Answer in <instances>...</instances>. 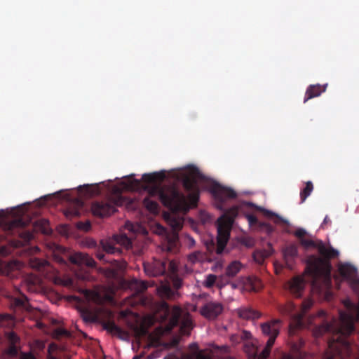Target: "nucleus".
Returning a JSON list of instances; mask_svg holds the SVG:
<instances>
[{
	"mask_svg": "<svg viewBox=\"0 0 359 359\" xmlns=\"http://www.w3.org/2000/svg\"><path fill=\"white\" fill-rule=\"evenodd\" d=\"M134 175L123 182V187L128 190L135 191L143 189L148 192V196L143 200L144 206L152 213H158L159 205L152 198H158L162 204L172 212L187 211L189 205L196 206L199 199L198 180L205 181L206 177L195 166L189 169V176L183 181L184 189L189 193L187 198L174 185L161 187L157 184L165 178L164 172L144 174L142 180L135 179Z\"/></svg>",
	"mask_w": 359,
	"mask_h": 359,
	"instance_id": "f257e3e1",
	"label": "nucleus"
},
{
	"mask_svg": "<svg viewBox=\"0 0 359 359\" xmlns=\"http://www.w3.org/2000/svg\"><path fill=\"white\" fill-rule=\"evenodd\" d=\"M316 249L319 256L311 255L308 257V271L313 280V284L319 279L327 283L331 278L330 260L337 257L339 252L332 246L327 247L322 241H318Z\"/></svg>",
	"mask_w": 359,
	"mask_h": 359,
	"instance_id": "f03ea898",
	"label": "nucleus"
},
{
	"mask_svg": "<svg viewBox=\"0 0 359 359\" xmlns=\"http://www.w3.org/2000/svg\"><path fill=\"white\" fill-rule=\"evenodd\" d=\"M280 320L278 319L266 322L261 325L263 334L269 337V339L264 348L259 351V348L252 343L245 342L244 350L252 359H266L271 353V349L275 340L279 334Z\"/></svg>",
	"mask_w": 359,
	"mask_h": 359,
	"instance_id": "7ed1b4c3",
	"label": "nucleus"
},
{
	"mask_svg": "<svg viewBox=\"0 0 359 359\" xmlns=\"http://www.w3.org/2000/svg\"><path fill=\"white\" fill-rule=\"evenodd\" d=\"M232 222L233 218L228 217L225 215L217 219V236L216 242H215L212 238L205 241L206 248L210 252L215 251L217 255H221L224 252L229 239Z\"/></svg>",
	"mask_w": 359,
	"mask_h": 359,
	"instance_id": "20e7f679",
	"label": "nucleus"
},
{
	"mask_svg": "<svg viewBox=\"0 0 359 359\" xmlns=\"http://www.w3.org/2000/svg\"><path fill=\"white\" fill-rule=\"evenodd\" d=\"M165 219L170 226L172 231L166 236L162 244V249L170 253H176L180 248L177 231L182 229L184 220L182 217L174 214L165 215Z\"/></svg>",
	"mask_w": 359,
	"mask_h": 359,
	"instance_id": "39448f33",
	"label": "nucleus"
},
{
	"mask_svg": "<svg viewBox=\"0 0 359 359\" xmlns=\"http://www.w3.org/2000/svg\"><path fill=\"white\" fill-rule=\"evenodd\" d=\"M126 202V198L121 194L113 196L107 201H95L91 205L93 215L104 217L111 215L116 211V206H121Z\"/></svg>",
	"mask_w": 359,
	"mask_h": 359,
	"instance_id": "423d86ee",
	"label": "nucleus"
},
{
	"mask_svg": "<svg viewBox=\"0 0 359 359\" xmlns=\"http://www.w3.org/2000/svg\"><path fill=\"white\" fill-rule=\"evenodd\" d=\"M313 302L311 299H305L302 304L301 311L292 316L290 325L289 334L293 335L298 329H302L313 324L314 316H309L306 320V312L312 307Z\"/></svg>",
	"mask_w": 359,
	"mask_h": 359,
	"instance_id": "0eeeda50",
	"label": "nucleus"
},
{
	"mask_svg": "<svg viewBox=\"0 0 359 359\" xmlns=\"http://www.w3.org/2000/svg\"><path fill=\"white\" fill-rule=\"evenodd\" d=\"M351 348L348 342L344 340L341 343L332 341L329 343L328 349L323 355V359H346L351 356Z\"/></svg>",
	"mask_w": 359,
	"mask_h": 359,
	"instance_id": "6e6552de",
	"label": "nucleus"
},
{
	"mask_svg": "<svg viewBox=\"0 0 359 359\" xmlns=\"http://www.w3.org/2000/svg\"><path fill=\"white\" fill-rule=\"evenodd\" d=\"M182 313V310L180 306H175L172 308L169 320L170 328L172 329L181 324L180 329L182 332L184 333L187 332H189L192 328V321L189 314L181 319Z\"/></svg>",
	"mask_w": 359,
	"mask_h": 359,
	"instance_id": "1a4fd4ad",
	"label": "nucleus"
},
{
	"mask_svg": "<svg viewBox=\"0 0 359 359\" xmlns=\"http://www.w3.org/2000/svg\"><path fill=\"white\" fill-rule=\"evenodd\" d=\"M334 323H329L323 321L321 325L316 326L315 330V334L317 336L323 335L326 332H337L341 335H349L354 332V325L351 321H348L346 323L344 327L337 328L335 327Z\"/></svg>",
	"mask_w": 359,
	"mask_h": 359,
	"instance_id": "9d476101",
	"label": "nucleus"
},
{
	"mask_svg": "<svg viewBox=\"0 0 359 359\" xmlns=\"http://www.w3.org/2000/svg\"><path fill=\"white\" fill-rule=\"evenodd\" d=\"M224 306L218 302L210 301L204 304L200 309V313L208 320H212L222 313Z\"/></svg>",
	"mask_w": 359,
	"mask_h": 359,
	"instance_id": "9b49d317",
	"label": "nucleus"
},
{
	"mask_svg": "<svg viewBox=\"0 0 359 359\" xmlns=\"http://www.w3.org/2000/svg\"><path fill=\"white\" fill-rule=\"evenodd\" d=\"M167 262L154 259L151 262L143 264L144 270L149 276H158L165 273Z\"/></svg>",
	"mask_w": 359,
	"mask_h": 359,
	"instance_id": "f8f14e48",
	"label": "nucleus"
},
{
	"mask_svg": "<svg viewBox=\"0 0 359 359\" xmlns=\"http://www.w3.org/2000/svg\"><path fill=\"white\" fill-rule=\"evenodd\" d=\"M211 193L218 201L223 203L226 199L235 198L237 194L231 188L224 187L219 183H214L211 187Z\"/></svg>",
	"mask_w": 359,
	"mask_h": 359,
	"instance_id": "ddd939ff",
	"label": "nucleus"
},
{
	"mask_svg": "<svg viewBox=\"0 0 359 359\" xmlns=\"http://www.w3.org/2000/svg\"><path fill=\"white\" fill-rule=\"evenodd\" d=\"M338 271L340 276L346 280L351 281L354 287L357 286L358 271L355 266L349 263H341L339 264Z\"/></svg>",
	"mask_w": 359,
	"mask_h": 359,
	"instance_id": "4468645a",
	"label": "nucleus"
},
{
	"mask_svg": "<svg viewBox=\"0 0 359 359\" xmlns=\"http://www.w3.org/2000/svg\"><path fill=\"white\" fill-rule=\"evenodd\" d=\"M26 225L27 222L22 219H15L11 222L10 229L11 230L20 229L18 231L20 238H21L24 242H29L33 238L34 236L29 231L24 229Z\"/></svg>",
	"mask_w": 359,
	"mask_h": 359,
	"instance_id": "2eb2a0df",
	"label": "nucleus"
},
{
	"mask_svg": "<svg viewBox=\"0 0 359 359\" xmlns=\"http://www.w3.org/2000/svg\"><path fill=\"white\" fill-rule=\"evenodd\" d=\"M69 260L72 264L77 265H86L88 267L95 266V260L88 254L83 252H75L69 257Z\"/></svg>",
	"mask_w": 359,
	"mask_h": 359,
	"instance_id": "dca6fc26",
	"label": "nucleus"
},
{
	"mask_svg": "<svg viewBox=\"0 0 359 359\" xmlns=\"http://www.w3.org/2000/svg\"><path fill=\"white\" fill-rule=\"evenodd\" d=\"M305 280L303 277L295 276L288 282L290 292L295 297H299L304 289Z\"/></svg>",
	"mask_w": 359,
	"mask_h": 359,
	"instance_id": "f3484780",
	"label": "nucleus"
},
{
	"mask_svg": "<svg viewBox=\"0 0 359 359\" xmlns=\"http://www.w3.org/2000/svg\"><path fill=\"white\" fill-rule=\"evenodd\" d=\"M327 84L325 85H310L305 93L304 102L306 103L308 100L320 96L326 90Z\"/></svg>",
	"mask_w": 359,
	"mask_h": 359,
	"instance_id": "a211bd4d",
	"label": "nucleus"
},
{
	"mask_svg": "<svg viewBox=\"0 0 359 359\" xmlns=\"http://www.w3.org/2000/svg\"><path fill=\"white\" fill-rule=\"evenodd\" d=\"M283 258L287 268L292 269L293 259L297 257L298 250L294 244H290L283 250Z\"/></svg>",
	"mask_w": 359,
	"mask_h": 359,
	"instance_id": "6ab92c4d",
	"label": "nucleus"
},
{
	"mask_svg": "<svg viewBox=\"0 0 359 359\" xmlns=\"http://www.w3.org/2000/svg\"><path fill=\"white\" fill-rule=\"evenodd\" d=\"M11 306L14 309L28 311L29 309L28 299L24 294L20 293L18 297L11 298Z\"/></svg>",
	"mask_w": 359,
	"mask_h": 359,
	"instance_id": "aec40b11",
	"label": "nucleus"
},
{
	"mask_svg": "<svg viewBox=\"0 0 359 359\" xmlns=\"http://www.w3.org/2000/svg\"><path fill=\"white\" fill-rule=\"evenodd\" d=\"M252 335L250 332L242 330L232 334L230 337V340L233 344L236 345L250 339Z\"/></svg>",
	"mask_w": 359,
	"mask_h": 359,
	"instance_id": "412c9836",
	"label": "nucleus"
},
{
	"mask_svg": "<svg viewBox=\"0 0 359 359\" xmlns=\"http://www.w3.org/2000/svg\"><path fill=\"white\" fill-rule=\"evenodd\" d=\"M104 329L112 334L121 337L124 334V331L118 327L114 321L105 322L103 325Z\"/></svg>",
	"mask_w": 359,
	"mask_h": 359,
	"instance_id": "4be33fe9",
	"label": "nucleus"
},
{
	"mask_svg": "<svg viewBox=\"0 0 359 359\" xmlns=\"http://www.w3.org/2000/svg\"><path fill=\"white\" fill-rule=\"evenodd\" d=\"M239 317L247 320H255L260 317V313L252 309L243 308L238 311Z\"/></svg>",
	"mask_w": 359,
	"mask_h": 359,
	"instance_id": "5701e85b",
	"label": "nucleus"
},
{
	"mask_svg": "<svg viewBox=\"0 0 359 359\" xmlns=\"http://www.w3.org/2000/svg\"><path fill=\"white\" fill-rule=\"evenodd\" d=\"M242 264L239 261L231 262L226 269V276L229 278H233L241 271Z\"/></svg>",
	"mask_w": 359,
	"mask_h": 359,
	"instance_id": "b1692460",
	"label": "nucleus"
},
{
	"mask_svg": "<svg viewBox=\"0 0 359 359\" xmlns=\"http://www.w3.org/2000/svg\"><path fill=\"white\" fill-rule=\"evenodd\" d=\"M181 359H212L210 354H206L203 351H196L192 354L183 353Z\"/></svg>",
	"mask_w": 359,
	"mask_h": 359,
	"instance_id": "393cba45",
	"label": "nucleus"
},
{
	"mask_svg": "<svg viewBox=\"0 0 359 359\" xmlns=\"http://www.w3.org/2000/svg\"><path fill=\"white\" fill-rule=\"evenodd\" d=\"M313 190V185L311 181L306 182L305 187L300 191L301 203H303L306 199L311 195Z\"/></svg>",
	"mask_w": 359,
	"mask_h": 359,
	"instance_id": "a878e982",
	"label": "nucleus"
},
{
	"mask_svg": "<svg viewBox=\"0 0 359 359\" xmlns=\"http://www.w3.org/2000/svg\"><path fill=\"white\" fill-rule=\"evenodd\" d=\"M114 240L116 243L120 244L126 248H129L132 246L131 240L125 234L116 235L114 236Z\"/></svg>",
	"mask_w": 359,
	"mask_h": 359,
	"instance_id": "bb28decb",
	"label": "nucleus"
},
{
	"mask_svg": "<svg viewBox=\"0 0 359 359\" xmlns=\"http://www.w3.org/2000/svg\"><path fill=\"white\" fill-rule=\"evenodd\" d=\"M55 283L69 288H74L75 287L74 280L70 277H56L55 279Z\"/></svg>",
	"mask_w": 359,
	"mask_h": 359,
	"instance_id": "cd10ccee",
	"label": "nucleus"
},
{
	"mask_svg": "<svg viewBox=\"0 0 359 359\" xmlns=\"http://www.w3.org/2000/svg\"><path fill=\"white\" fill-rule=\"evenodd\" d=\"M103 250L107 254L111 255H119L121 252V250L119 248H117L110 243H106L103 244Z\"/></svg>",
	"mask_w": 359,
	"mask_h": 359,
	"instance_id": "c85d7f7f",
	"label": "nucleus"
},
{
	"mask_svg": "<svg viewBox=\"0 0 359 359\" xmlns=\"http://www.w3.org/2000/svg\"><path fill=\"white\" fill-rule=\"evenodd\" d=\"M318 241H313L312 239L304 238L300 241V244L305 248L308 249L310 248H317V245H318Z\"/></svg>",
	"mask_w": 359,
	"mask_h": 359,
	"instance_id": "c756f323",
	"label": "nucleus"
},
{
	"mask_svg": "<svg viewBox=\"0 0 359 359\" xmlns=\"http://www.w3.org/2000/svg\"><path fill=\"white\" fill-rule=\"evenodd\" d=\"M6 336L9 344L16 345L20 341V337L14 332H6Z\"/></svg>",
	"mask_w": 359,
	"mask_h": 359,
	"instance_id": "7c9ffc66",
	"label": "nucleus"
},
{
	"mask_svg": "<svg viewBox=\"0 0 359 359\" xmlns=\"http://www.w3.org/2000/svg\"><path fill=\"white\" fill-rule=\"evenodd\" d=\"M267 256L268 255H265L264 252L259 250L255 251L253 254L254 260L259 264H262L265 257Z\"/></svg>",
	"mask_w": 359,
	"mask_h": 359,
	"instance_id": "2f4dec72",
	"label": "nucleus"
},
{
	"mask_svg": "<svg viewBox=\"0 0 359 359\" xmlns=\"http://www.w3.org/2000/svg\"><path fill=\"white\" fill-rule=\"evenodd\" d=\"M216 279H217V276L214 274H209L206 276V278H205V283H204V285L206 287H212L215 281H216Z\"/></svg>",
	"mask_w": 359,
	"mask_h": 359,
	"instance_id": "473e14b6",
	"label": "nucleus"
},
{
	"mask_svg": "<svg viewBox=\"0 0 359 359\" xmlns=\"http://www.w3.org/2000/svg\"><path fill=\"white\" fill-rule=\"evenodd\" d=\"M259 224L260 229L262 230H263L264 231H265L267 234H270L274 231V227L269 223L261 222Z\"/></svg>",
	"mask_w": 359,
	"mask_h": 359,
	"instance_id": "72a5a7b5",
	"label": "nucleus"
},
{
	"mask_svg": "<svg viewBox=\"0 0 359 359\" xmlns=\"http://www.w3.org/2000/svg\"><path fill=\"white\" fill-rule=\"evenodd\" d=\"M54 335L57 338L62 337H69L70 336V333L67 330L59 327L55 330Z\"/></svg>",
	"mask_w": 359,
	"mask_h": 359,
	"instance_id": "f704fd0d",
	"label": "nucleus"
},
{
	"mask_svg": "<svg viewBox=\"0 0 359 359\" xmlns=\"http://www.w3.org/2000/svg\"><path fill=\"white\" fill-rule=\"evenodd\" d=\"M262 211L264 212V215H266L267 217H276V219H277V221H276V223L278 222H286L280 216H278L277 214H276L275 212H272L271 210H268L262 208Z\"/></svg>",
	"mask_w": 359,
	"mask_h": 359,
	"instance_id": "c9c22d12",
	"label": "nucleus"
},
{
	"mask_svg": "<svg viewBox=\"0 0 359 359\" xmlns=\"http://www.w3.org/2000/svg\"><path fill=\"white\" fill-rule=\"evenodd\" d=\"M18 351V347L16 346V345L14 344H9L8 348L5 350L6 354L12 357L17 355Z\"/></svg>",
	"mask_w": 359,
	"mask_h": 359,
	"instance_id": "e433bc0d",
	"label": "nucleus"
},
{
	"mask_svg": "<svg viewBox=\"0 0 359 359\" xmlns=\"http://www.w3.org/2000/svg\"><path fill=\"white\" fill-rule=\"evenodd\" d=\"M168 270L170 273L175 274L177 272V264L175 261L171 260L169 262Z\"/></svg>",
	"mask_w": 359,
	"mask_h": 359,
	"instance_id": "4c0bfd02",
	"label": "nucleus"
},
{
	"mask_svg": "<svg viewBox=\"0 0 359 359\" xmlns=\"http://www.w3.org/2000/svg\"><path fill=\"white\" fill-rule=\"evenodd\" d=\"M65 215L67 217H78L80 215V211L78 209H67L65 212Z\"/></svg>",
	"mask_w": 359,
	"mask_h": 359,
	"instance_id": "58836bf2",
	"label": "nucleus"
},
{
	"mask_svg": "<svg viewBox=\"0 0 359 359\" xmlns=\"http://www.w3.org/2000/svg\"><path fill=\"white\" fill-rule=\"evenodd\" d=\"M306 234V230L302 228L297 229L294 233V235L299 238V241L305 238Z\"/></svg>",
	"mask_w": 359,
	"mask_h": 359,
	"instance_id": "ea45409f",
	"label": "nucleus"
},
{
	"mask_svg": "<svg viewBox=\"0 0 359 359\" xmlns=\"http://www.w3.org/2000/svg\"><path fill=\"white\" fill-rule=\"evenodd\" d=\"M248 221L250 225H255L259 223L257 217L254 215H248L247 216Z\"/></svg>",
	"mask_w": 359,
	"mask_h": 359,
	"instance_id": "a19ab883",
	"label": "nucleus"
},
{
	"mask_svg": "<svg viewBox=\"0 0 359 359\" xmlns=\"http://www.w3.org/2000/svg\"><path fill=\"white\" fill-rule=\"evenodd\" d=\"M77 227L80 229H83L84 231H88L90 228V223L89 222H87L86 223L83 222H79L77 224Z\"/></svg>",
	"mask_w": 359,
	"mask_h": 359,
	"instance_id": "79ce46f5",
	"label": "nucleus"
},
{
	"mask_svg": "<svg viewBox=\"0 0 359 359\" xmlns=\"http://www.w3.org/2000/svg\"><path fill=\"white\" fill-rule=\"evenodd\" d=\"M138 290L140 292H144L148 287V283L145 281H140L137 284Z\"/></svg>",
	"mask_w": 359,
	"mask_h": 359,
	"instance_id": "37998d69",
	"label": "nucleus"
},
{
	"mask_svg": "<svg viewBox=\"0 0 359 359\" xmlns=\"http://www.w3.org/2000/svg\"><path fill=\"white\" fill-rule=\"evenodd\" d=\"M163 294L165 296H166L167 297L170 298L171 297V296L173 294V292L172 290H171V288L168 286H164L163 287Z\"/></svg>",
	"mask_w": 359,
	"mask_h": 359,
	"instance_id": "c03bdc74",
	"label": "nucleus"
},
{
	"mask_svg": "<svg viewBox=\"0 0 359 359\" xmlns=\"http://www.w3.org/2000/svg\"><path fill=\"white\" fill-rule=\"evenodd\" d=\"M96 257L100 260H102L104 262H109V260L105 258L106 255L104 252H97L96 254Z\"/></svg>",
	"mask_w": 359,
	"mask_h": 359,
	"instance_id": "a18cd8bd",
	"label": "nucleus"
},
{
	"mask_svg": "<svg viewBox=\"0 0 359 359\" xmlns=\"http://www.w3.org/2000/svg\"><path fill=\"white\" fill-rule=\"evenodd\" d=\"M217 348L224 353L229 352V347L228 346H217Z\"/></svg>",
	"mask_w": 359,
	"mask_h": 359,
	"instance_id": "49530a36",
	"label": "nucleus"
},
{
	"mask_svg": "<svg viewBox=\"0 0 359 359\" xmlns=\"http://www.w3.org/2000/svg\"><path fill=\"white\" fill-rule=\"evenodd\" d=\"M228 212H229L231 214V215L233 217L236 216V215L238 213V208L233 207L228 210Z\"/></svg>",
	"mask_w": 359,
	"mask_h": 359,
	"instance_id": "de8ad7c7",
	"label": "nucleus"
},
{
	"mask_svg": "<svg viewBox=\"0 0 359 359\" xmlns=\"http://www.w3.org/2000/svg\"><path fill=\"white\" fill-rule=\"evenodd\" d=\"M12 320V318L8 314H5V315H1L0 316V321L1 322L4 321V320Z\"/></svg>",
	"mask_w": 359,
	"mask_h": 359,
	"instance_id": "09e8293b",
	"label": "nucleus"
},
{
	"mask_svg": "<svg viewBox=\"0 0 359 359\" xmlns=\"http://www.w3.org/2000/svg\"><path fill=\"white\" fill-rule=\"evenodd\" d=\"M41 223H42V225H43V227L41 228V231L43 233H48V229H46V228L45 227V225L47 224V221L46 219H43L41 221H40Z\"/></svg>",
	"mask_w": 359,
	"mask_h": 359,
	"instance_id": "8fccbe9b",
	"label": "nucleus"
},
{
	"mask_svg": "<svg viewBox=\"0 0 359 359\" xmlns=\"http://www.w3.org/2000/svg\"><path fill=\"white\" fill-rule=\"evenodd\" d=\"M20 359H34L32 354H24L21 356Z\"/></svg>",
	"mask_w": 359,
	"mask_h": 359,
	"instance_id": "3c124183",
	"label": "nucleus"
},
{
	"mask_svg": "<svg viewBox=\"0 0 359 359\" xmlns=\"http://www.w3.org/2000/svg\"><path fill=\"white\" fill-rule=\"evenodd\" d=\"M163 306H165V318H167V316H168L169 315V313H170V309H169L168 305L166 303H165V304H163Z\"/></svg>",
	"mask_w": 359,
	"mask_h": 359,
	"instance_id": "603ef678",
	"label": "nucleus"
},
{
	"mask_svg": "<svg viewBox=\"0 0 359 359\" xmlns=\"http://www.w3.org/2000/svg\"><path fill=\"white\" fill-rule=\"evenodd\" d=\"M328 222H330V219L328 217V216H325V217L324 218L323 222L322 224V226L323 227V226L325 225L326 224H327Z\"/></svg>",
	"mask_w": 359,
	"mask_h": 359,
	"instance_id": "864d4df0",
	"label": "nucleus"
},
{
	"mask_svg": "<svg viewBox=\"0 0 359 359\" xmlns=\"http://www.w3.org/2000/svg\"><path fill=\"white\" fill-rule=\"evenodd\" d=\"M164 359H180V358H179L176 355L170 354V355H168V356L165 357Z\"/></svg>",
	"mask_w": 359,
	"mask_h": 359,
	"instance_id": "5fc2aeb1",
	"label": "nucleus"
},
{
	"mask_svg": "<svg viewBox=\"0 0 359 359\" xmlns=\"http://www.w3.org/2000/svg\"><path fill=\"white\" fill-rule=\"evenodd\" d=\"M197 258V255L196 254H191L190 256H189V259L191 261V262H194Z\"/></svg>",
	"mask_w": 359,
	"mask_h": 359,
	"instance_id": "6e6d98bb",
	"label": "nucleus"
},
{
	"mask_svg": "<svg viewBox=\"0 0 359 359\" xmlns=\"http://www.w3.org/2000/svg\"><path fill=\"white\" fill-rule=\"evenodd\" d=\"M325 311H320L318 313V316L319 318H324V317H325Z\"/></svg>",
	"mask_w": 359,
	"mask_h": 359,
	"instance_id": "4d7b16f0",
	"label": "nucleus"
},
{
	"mask_svg": "<svg viewBox=\"0 0 359 359\" xmlns=\"http://www.w3.org/2000/svg\"><path fill=\"white\" fill-rule=\"evenodd\" d=\"M283 359H295V358H293L292 355H287V354H285V355H284L283 356Z\"/></svg>",
	"mask_w": 359,
	"mask_h": 359,
	"instance_id": "13d9d810",
	"label": "nucleus"
},
{
	"mask_svg": "<svg viewBox=\"0 0 359 359\" xmlns=\"http://www.w3.org/2000/svg\"><path fill=\"white\" fill-rule=\"evenodd\" d=\"M191 243H192L193 244L195 243L194 240L193 238L191 239Z\"/></svg>",
	"mask_w": 359,
	"mask_h": 359,
	"instance_id": "bf43d9fd",
	"label": "nucleus"
},
{
	"mask_svg": "<svg viewBox=\"0 0 359 359\" xmlns=\"http://www.w3.org/2000/svg\"><path fill=\"white\" fill-rule=\"evenodd\" d=\"M140 358L138 356H135L133 359H139Z\"/></svg>",
	"mask_w": 359,
	"mask_h": 359,
	"instance_id": "052dcab7",
	"label": "nucleus"
},
{
	"mask_svg": "<svg viewBox=\"0 0 359 359\" xmlns=\"http://www.w3.org/2000/svg\"><path fill=\"white\" fill-rule=\"evenodd\" d=\"M86 187H87L88 189H90L89 185H86Z\"/></svg>",
	"mask_w": 359,
	"mask_h": 359,
	"instance_id": "680f3d73",
	"label": "nucleus"
}]
</instances>
